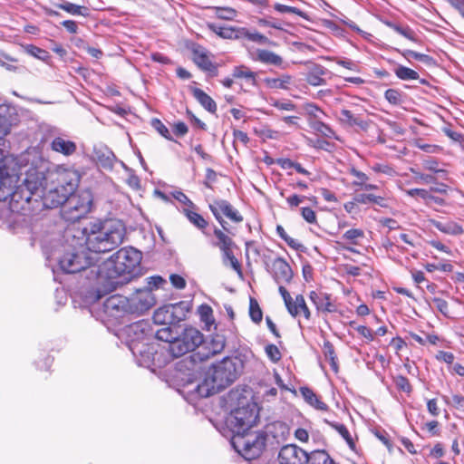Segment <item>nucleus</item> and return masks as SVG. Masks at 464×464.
<instances>
[{"label": "nucleus", "instance_id": "nucleus-40", "mask_svg": "<svg viewBox=\"0 0 464 464\" xmlns=\"http://www.w3.org/2000/svg\"><path fill=\"white\" fill-rule=\"evenodd\" d=\"M394 73L397 78L402 81L419 80L420 78L419 73L415 70L403 65H398L394 69Z\"/></svg>", "mask_w": 464, "mask_h": 464}, {"label": "nucleus", "instance_id": "nucleus-9", "mask_svg": "<svg viewBox=\"0 0 464 464\" xmlns=\"http://www.w3.org/2000/svg\"><path fill=\"white\" fill-rule=\"evenodd\" d=\"M48 180L52 185L72 194L80 183L81 174L73 168L58 165L49 173Z\"/></svg>", "mask_w": 464, "mask_h": 464}, {"label": "nucleus", "instance_id": "nucleus-50", "mask_svg": "<svg viewBox=\"0 0 464 464\" xmlns=\"http://www.w3.org/2000/svg\"><path fill=\"white\" fill-rule=\"evenodd\" d=\"M410 171L413 174V179L416 183L430 184L437 182V178L433 175L424 174L414 168H411Z\"/></svg>", "mask_w": 464, "mask_h": 464}, {"label": "nucleus", "instance_id": "nucleus-12", "mask_svg": "<svg viewBox=\"0 0 464 464\" xmlns=\"http://www.w3.org/2000/svg\"><path fill=\"white\" fill-rule=\"evenodd\" d=\"M39 195V188L31 186L26 179L25 182L14 189L10 198V208L13 212H20L29 208L34 196Z\"/></svg>", "mask_w": 464, "mask_h": 464}, {"label": "nucleus", "instance_id": "nucleus-8", "mask_svg": "<svg viewBox=\"0 0 464 464\" xmlns=\"http://www.w3.org/2000/svg\"><path fill=\"white\" fill-rule=\"evenodd\" d=\"M204 342L203 334L194 327H187L168 345V351L173 357H180L193 352Z\"/></svg>", "mask_w": 464, "mask_h": 464}, {"label": "nucleus", "instance_id": "nucleus-37", "mask_svg": "<svg viewBox=\"0 0 464 464\" xmlns=\"http://www.w3.org/2000/svg\"><path fill=\"white\" fill-rule=\"evenodd\" d=\"M323 353H324L325 359L330 362L332 370L334 372H337L339 370V366H338V362H337V356L335 353V349H334V344L328 340H325L324 342Z\"/></svg>", "mask_w": 464, "mask_h": 464}, {"label": "nucleus", "instance_id": "nucleus-3", "mask_svg": "<svg viewBox=\"0 0 464 464\" xmlns=\"http://www.w3.org/2000/svg\"><path fill=\"white\" fill-rule=\"evenodd\" d=\"M234 449L246 459L259 458L266 446V438L263 431H246L234 434L231 440Z\"/></svg>", "mask_w": 464, "mask_h": 464}, {"label": "nucleus", "instance_id": "nucleus-10", "mask_svg": "<svg viewBox=\"0 0 464 464\" xmlns=\"http://www.w3.org/2000/svg\"><path fill=\"white\" fill-rule=\"evenodd\" d=\"M188 310L183 302L159 307L153 314V322L160 325H175L185 320Z\"/></svg>", "mask_w": 464, "mask_h": 464}, {"label": "nucleus", "instance_id": "nucleus-52", "mask_svg": "<svg viewBox=\"0 0 464 464\" xmlns=\"http://www.w3.org/2000/svg\"><path fill=\"white\" fill-rule=\"evenodd\" d=\"M424 268L427 272L432 273L436 270L451 273L453 271V265L450 262H444L440 264L427 263L424 265Z\"/></svg>", "mask_w": 464, "mask_h": 464}, {"label": "nucleus", "instance_id": "nucleus-29", "mask_svg": "<svg viewBox=\"0 0 464 464\" xmlns=\"http://www.w3.org/2000/svg\"><path fill=\"white\" fill-rule=\"evenodd\" d=\"M194 98L200 103V105L210 113H216L218 106L216 102L203 90L199 88H193L191 90Z\"/></svg>", "mask_w": 464, "mask_h": 464}, {"label": "nucleus", "instance_id": "nucleus-32", "mask_svg": "<svg viewBox=\"0 0 464 464\" xmlns=\"http://www.w3.org/2000/svg\"><path fill=\"white\" fill-rule=\"evenodd\" d=\"M355 202L361 205H366L372 203L378 205L381 208H389L388 199L382 196L374 195L372 193H361L354 197Z\"/></svg>", "mask_w": 464, "mask_h": 464}, {"label": "nucleus", "instance_id": "nucleus-15", "mask_svg": "<svg viewBox=\"0 0 464 464\" xmlns=\"http://www.w3.org/2000/svg\"><path fill=\"white\" fill-rule=\"evenodd\" d=\"M308 297L318 314H327L338 311L336 302L329 293L316 289L310 291Z\"/></svg>", "mask_w": 464, "mask_h": 464}, {"label": "nucleus", "instance_id": "nucleus-53", "mask_svg": "<svg viewBox=\"0 0 464 464\" xmlns=\"http://www.w3.org/2000/svg\"><path fill=\"white\" fill-rule=\"evenodd\" d=\"M401 54L406 59L412 58L414 60L422 62L426 64H430L433 62L432 57H430V55L424 54V53H417L412 50H405L404 52L401 53Z\"/></svg>", "mask_w": 464, "mask_h": 464}, {"label": "nucleus", "instance_id": "nucleus-30", "mask_svg": "<svg viewBox=\"0 0 464 464\" xmlns=\"http://www.w3.org/2000/svg\"><path fill=\"white\" fill-rule=\"evenodd\" d=\"M304 464H336L329 453L324 450L306 451Z\"/></svg>", "mask_w": 464, "mask_h": 464}, {"label": "nucleus", "instance_id": "nucleus-38", "mask_svg": "<svg viewBox=\"0 0 464 464\" xmlns=\"http://www.w3.org/2000/svg\"><path fill=\"white\" fill-rule=\"evenodd\" d=\"M59 9L65 11L72 15H88V8L83 5H78L71 2H64L56 5Z\"/></svg>", "mask_w": 464, "mask_h": 464}, {"label": "nucleus", "instance_id": "nucleus-43", "mask_svg": "<svg viewBox=\"0 0 464 464\" xmlns=\"http://www.w3.org/2000/svg\"><path fill=\"white\" fill-rule=\"evenodd\" d=\"M333 427L334 430L341 435V437L345 440L347 445L352 450H355L356 444L352 435L350 434L347 427L344 424L337 423L334 424Z\"/></svg>", "mask_w": 464, "mask_h": 464}, {"label": "nucleus", "instance_id": "nucleus-31", "mask_svg": "<svg viewBox=\"0 0 464 464\" xmlns=\"http://www.w3.org/2000/svg\"><path fill=\"white\" fill-rule=\"evenodd\" d=\"M241 39H246L248 41L257 43L260 44H267V45H273V46L277 45V44L276 42L270 40L266 35L260 34L257 31L250 32L246 27H240L239 40H241Z\"/></svg>", "mask_w": 464, "mask_h": 464}, {"label": "nucleus", "instance_id": "nucleus-63", "mask_svg": "<svg viewBox=\"0 0 464 464\" xmlns=\"http://www.w3.org/2000/svg\"><path fill=\"white\" fill-rule=\"evenodd\" d=\"M435 359L439 362H443L451 365L454 362L455 355L450 352L439 351L435 355Z\"/></svg>", "mask_w": 464, "mask_h": 464}, {"label": "nucleus", "instance_id": "nucleus-64", "mask_svg": "<svg viewBox=\"0 0 464 464\" xmlns=\"http://www.w3.org/2000/svg\"><path fill=\"white\" fill-rule=\"evenodd\" d=\"M355 330L361 336L365 338L368 343H371L374 340V334L369 327L365 325H357Z\"/></svg>", "mask_w": 464, "mask_h": 464}, {"label": "nucleus", "instance_id": "nucleus-41", "mask_svg": "<svg viewBox=\"0 0 464 464\" xmlns=\"http://www.w3.org/2000/svg\"><path fill=\"white\" fill-rule=\"evenodd\" d=\"M249 316L256 324H260L263 319L262 309L257 300L254 297H250L249 299Z\"/></svg>", "mask_w": 464, "mask_h": 464}, {"label": "nucleus", "instance_id": "nucleus-16", "mask_svg": "<svg viewBox=\"0 0 464 464\" xmlns=\"http://www.w3.org/2000/svg\"><path fill=\"white\" fill-rule=\"evenodd\" d=\"M306 450L290 443L282 446L277 453L276 460L278 464H304Z\"/></svg>", "mask_w": 464, "mask_h": 464}, {"label": "nucleus", "instance_id": "nucleus-55", "mask_svg": "<svg viewBox=\"0 0 464 464\" xmlns=\"http://www.w3.org/2000/svg\"><path fill=\"white\" fill-rule=\"evenodd\" d=\"M169 326L170 325H165V327H162L156 332L157 339L168 343L169 345L171 344V342H173L175 338H177V336L173 334Z\"/></svg>", "mask_w": 464, "mask_h": 464}, {"label": "nucleus", "instance_id": "nucleus-24", "mask_svg": "<svg viewBox=\"0 0 464 464\" xmlns=\"http://www.w3.org/2000/svg\"><path fill=\"white\" fill-rule=\"evenodd\" d=\"M299 392L305 402L311 407L320 411H327L329 410L328 405L311 388L307 386L300 387Z\"/></svg>", "mask_w": 464, "mask_h": 464}, {"label": "nucleus", "instance_id": "nucleus-61", "mask_svg": "<svg viewBox=\"0 0 464 464\" xmlns=\"http://www.w3.org/2000/svg\"><path fill=\"white\" fill-rule=\"evenodd\" d=\"M301 215H302L303 218L309 224H315L317 222V217H316L315 211L309 207L302 208Z\"/></svg>", "mask_w": 464, "mask_h": 464}, {"label": "nucleus", "instance_id": "nucleus-2", "mask_svg": "<svg viewBox=\"0 0 464 464\" xmlns=\"http://www.w3.org/2000/svg\"><path fill=\"white\" fill-rule=\"evenodd\" d=\"M141 261V252L134 247H122L100 266L98 274L110 280L130 279Z\"/></svg>", "mask_w": 464, "mask_h": 464}, {"label": "nucleus", "instance_id": "nucleus-59", "mask_svg": "<svg viewBox=\"0 0 464 464\" xmlns=\"http://www.w3.org/2000/svg\"><path fill=\"white\" fill-rule=\"evenodd\" d=\"M375 173H382L390 177L396 175L395 169L389 164L376 163L372 167Z\"/></svg>", "mask_w": 464, "mask_h": 464}, {"label": "nucleus", "instance_id": "nucleus-13", "mask_svg": "<svg viewBox=\"0 0 464 464\" xmlns=\"http://www.w3.org/2000/svg\"><path fill=\"white\" fill-rule=\"evenodd\" d=\"M92 265V258L84 251L66 252L59 260L61 269L68 274L79 273Z\"/></svg>", "mask_w": 464, "mask_h": 464}, {"label": "nucleus", "instance_id": "nucleus-5", "mask_svg": "<svg viewBox=\"0 0 464 464\" xmlns=\"http://www.w3.org/2000/svg\"><path fill=\"white\" fill-rule=\"evenodd\" d=\"M92 196L90 191L83 190L70 194L66 204L61 208V214L64 220L76 222L84 218L92 209Z\"/></svg>", "mask_w": 464, "mask_h": 464}, {"label": "nucleus", "instance_id": "nucleus-47", "mask_svg": "<svg viewBox=\"0 0 464 464\" xmlns=\"http://www.w3.org/2000/svg\"><path fill=\"white\" fill-rule=\"evenodd\" d=\"M384 98L392 105H400L403 101V94L398 89H388L384 92Z\"/></svg>", "mask_w": 464, "mask_h": 464}, {"label": "nucleus", "instance_id": "nucleus-14", "mask_svg": "<svg viewBox=\"0 0 464 464\" xmlns=\"http://www.w3.org/2000/svg\"><path fill=\"white\" fill-rule=\"evenodd\" d=\"M39 191L41 194H39L38 197L42 198L43 205L46 208H62L66 204L71 194L57 186L52 185L51 183L48 188L41 190L39 189Z\"/></svg>", "mask_w": 464, "mask_h": 464}, {"label": "nucleus", "instance_id": "nucleus-25", "mask_svg": "<svg viewBox=\"0 0 464 464\" xmlns=\"http://www.w3.org/2000/svg\"><path fill=\"white\" fill-rule=\"evenodd\" d=\"M207 27L222 39L239 40L240 27L222 26L213 23H208Z\"/></svg>", "mask_w": 464, "mask_h": 464}, {"label": "nucleus", "instance_id": "nucleus-42", "mask_svg": "<svg viewBox=\"0 0 464 464\" xmlns=\"http://www.w3.org/2000/svg\"><path fill=\"white\" fill-rule=\"evenodd\" d=\"M274 9L278 12V13H281V14H296L305 20H308V14L300 10L299 8L297 7H295V6H290V5H283V4H280V3H276L274 5Z\"/></svg>", "mask_w": 464, "mask_h": 464}, {"label": "nucleus", "instance_id": "nucleus-45", "mask_svg": "<svg viewBox=\"0 0 464 464\" xmlns=\"http://www.w3.org/2000/svg\"><path fill=\"white\" fill-rule=\"evenodd\" d=\"M214 13L218 19L221 20H234L237 14L236 9L232 7H222V6H214Z\"/></svg>", "mask_w": 464, "mask_h": 464}, {"label": "nucleus", "instance_id": "nucleus-60", "mask_svg": "<svg viewBox=\"0 0 464 464\" xmlns=\"http://www.w3.org/2000/svg\"><path fill=\"white\" fill-rule=\"evenodd\" d=\"M405 193L407 196H409L411 198H420L424 201V203H426L429 193H430V189L416 188L407 189V190H405Z\"/></svg>", "mask_w": 464, "mask_h": 464}, {"label": "nucleus", "instance_id": "nucleus-34", "mask_svg": "<svg viewBox=\"0 0 464 464\" xmlns=\"http://www.w3.org/2000/svg\"><path fill=\"white\" fill-rule=\"evenodd\" d=\"M309 126L311 129H313L315 132L323 135L325 138L329 139H334L339 140V137L337 136L336 132L334 130V129L324 123V121L320 120H309L308 121Z\"/></svg>", "mask_w": 464, "mask_h": 464}, {"label": "nucleus", "instance_id": "nucleus-28", "mask_svg": "<svg viewBox=\"0 0 464 464\" xmlns=\"http://www.w3.org/2000/svg\"><path fill=\"white\" fill-rule=\"evenodd\" d=\"M256 60L264 63V64H269V65H275V66H282L283 64V58L267 49H256Z\"/></svg>", "mask_w": 464, "mask_h": 464}, {"label": "nucleus", "instance_id": "nucleus-58", "mask_svg": "<svg viewBox=\"0 0 464 464\" xmlns=\"http://www.w3.org/2000/svg\"><path fill=\"white\" fill-rule=\"evenodd\" d=\"M198 313L201 320L206 324H210L214 322L213 310L208 304H202L198 307Z\"/></svg>", "mask_w": 464, "mask_h": 464}, {"label": "nucleus", "instance_id": "nucleus-4", "mask_svg": "<svg viewBox=\"0 0 464 464\" xmlns=\"http://www.w3.org/2000/svg\"><path fill=\"white\" fill-rule=\"evenodd\" d=\"M208 208L221 227L228 234L234 236L236 226L243 223L244 217L228 200L215 198L208 205Z\"/></svg>", "mask_w": 464, "mask_h": 464}, {"label": "nucleus", "instance_id": "nucleus-17", "mask_svg": "<svg viewBox=\"0 0 464 464\" xmlns=\"http://www.w3.org/2000/svg\"><path fill=\"white\" fill-rule=\"evenodd\" d=\"M193 63L211 77L218 74V64L211 60V54L203 47L198 45L191 50Z\"/></svg>", "mask_w": 464, "mask_h": 464}, {"label": "nucleus", "instance_id": "nucleus-39", "mask_svg": "<svg viewBox=\"0 0 464 464\" xmlns=\"http://www.w3.org/2000/svg\"><path fill=\"white\" fill-rule=\"evenodd\" d=\"M364 237V231L361 228H351L345 231L342 239L352 246L360 245V240Z\"/></svg>", "mask_w": 464, "mask_h": 464}, {"label": "nucleus", "instance_id": "nucleus-7", "mask_svg": "<svg viewBox=\"0 0 464 464\" xmlns=\"http://www.w3.org/2000/svg\"><path fill=\"white\" fill-rule=\"evenodd\" d=\"M259 415L255 404L238 407L231 411L227 424L234 434L249 431L258 421Z\"/></svg>", "mask_w": 464, "mask_h": 464}, {"label": "nucleus", "instance_id": "nucleus-6", "mask_svg": "<svg viewBox=\"0 0 464 464\" xmlns=\"http://www.w3.org/2000/svg\"><path fill=\"white\" fill-rule=\"evenodd\" d=\"M237 378L236 362L230 358H225L213 365L206 382L212 390L219 392L229 386Z\"/></svg>", "mask_w": 464, "mask_h": 464}, {"label": "nucleus", "instance_id": "nucleus-48", "mask_svg": "<svg viewBox=\"0 0 464 464\" xmlns=\"http://www.w3.org/2000/svg\"><path fill=\"white\" fill-rule=\"evenodd\" d=\"M387 24L391 29L400 34L401 35L404 36L405 38L412 42L417 41L414 32L409 26L403 27L394 23H388Z\"/></svg>", "mask_w": 464, "mask_h": 464}, {"label": "nucleus", "instance_id": "nucleus-21", "mask_svg": "<svg viewBox=\"0 0 464 464\" xmlns=\"http://www.w3.org/2000/svg\"><path fill=\"white\" fill-rule=\"evenodd\" d=\"M307 72L305 73V81L311 86H321L326 83L324 78L327 70L324 66L312 62L306 63Z\"/></svg>", "mask_w": 464, "mask_h": 464}, {"label": "nucleus", "instance_id": "nucleus-19", "mask_svg": "<svg viewBox=\"0 0 464 464\" xmlns=\"http://www.w3.org/2000/svg\"><path fill=\"white\" fill-rule=\"evenodd\" d=\"M268 271L277 284H289L294 276L290 265L283 257L275 258Z\"/></svg>", "mask_w": 464, "mask_h": 464}, {"label": "nucleus", "instance_id": "nucleus-54", "mask_svg": "<svg viewBox=\"0 0 464 464\" xmlns=\"http://www.w3.org/2000/svg\"><path fill=\"white\" fill-rule=\"evenodd\" d=\"M150 124L166 140H174L168 127L160 119L153 118Z\"/></svg>", "mask_w": 464, "mask_h": 464}, {"label": "nucleus", "instance_id": "nucleus-26", "mask_svg": "<svg viewBox=\"0 0 464 464\" xmlns=\"http://www.w3.org/2000/svg\"><path fill=\"white\" fill-rule=\"evenodd\" d=\"M232 77L234 79H243L249 86L257 85V73L252 71L248 66L241 64L235 66L232 71Z\"/></svg>", "mask_w": 464, "mask_h": 464}, {"label": "nucleus", "instance_id": "nucleus-57", "mask_svg": "<svg viewBox=\"0 0 464 464\" xmlns=\"http://www.w3.org/2000/svg\"><path fill=\"white\" fill-rule=\"evenodd\" d=\"M305 111L309 117V120H320L322 115H324V112L322 109H320L314 103H306L304 105Z\"/></svg>", "mask_w": 464, "mask_h": 464}, {"label": "nucleus", "instance_id": "nucleus-22", "mask_svg": "<svg viewBox=\"0 0 464 464\" xmlns=\"http://www.w3.org/2000/svg\"><path fill=\"white\" fill-rule=\"evenodd\" d=\"M50 147L53 151L63 154L66 157L73 155L77 150V145L74 141L65 140L60 136L55 137L52 140Z\"/></svg>", "mask_w": 464, "mask_h": 464}, {"label": "nucleus", "instance_id": "nucleus-49", "mask_svg": "<svg viewBox=\"0 0 464 464\" xmlns=\"http://www.w3.org/2000/svg\"><path fill=\"white\" fill-rule=\"evenodd\" d=\"M276 232L278 236L285 241V243L293 249L299 250L302 247V245L299 243L298 240L289 237L287 233L285 232V228L278 225L276 227Z\"/></svg>", "mask_w": 464, "mask_h": 464}, {"label": "nucleus", "instance_id": "nucleus-27", "mask_svg": "<svg viewBox=\"0 0 464 464\" xmlns=\"http://www.w3.org/2000/svg\"><path fill=\"white\" fill-rule=\"evenodd\" d=\"M430 222L435 228L446 235L459 236L464 233L462 226L452 220L441 222L431 219Z\"/></svg>", "mask_w": 464, "mask_h": 464}, {"label": "nucleus", "instance_id": "nucleus-62", "mask_svg": "<svg viewBox=\"0 0 464 464\" xmlns=\"http://www.w3.org/2000/svg\"><path fill=\"white\" fill-rule=\"evenodd\" d=\"M26 51L32 56H34L42 60H44L48 56V53L45 50L39 48L34 44L27 45Z\"/></svg>", "mask_w": 464, "mask_h": 464}, {"label": "nucleus", "instance_id": "nucleus-51", "mask_svg": "<svg viewBox=\"0 0 464 464\" xmlns=\"http://www.w3.org/2000/svg\"><path fill=\"white\" fill-rule=\"evenodd\" d=\"M393 382L398 391L410 394L412 392V386L409 379L403 375H397L393 378Z\"/></svg>", "mask_w": 464, "mask_h": 464}, {"label": "nucleus", "instance_id": "nucleus-1", "mask_svg": "<svg viewBox=\"0 0 464 464\" xmlns=\"http://www.w3.org/2000/svg\"><path fill=\"white\" fill-rule=\"evenodd\" d=\"M90 252L106 253L117 248L126 237V227L120 219H106L89 223L76 229Z\"/></svg>", "mask_w": 464, "mask_h": 464}, {"label": "nucleus", "instance_id": "nucleus-46", "mask_svg": "<svg viewBox=\"0 0 464 464\" xmlns=\"http://www.w3.org/2000/svg\"><path fill=\"white\" fill-rule=\"evenodd\" d=\"M349 173L353 176L356 179L353 181V186L362 189L369 180V177L362 171L352 167L349 169Z\"/></svg>", "mask_w": 464, "mask_h": 464}, {"label": "nucleus", "instance_id": "nucleus-36", "mask_svg": "<svg viewBox=\"0 0 464 464\" xmlns=\"http://www.w3.org/2000/svg\"><path fill=\"white\" fill-rule=\"evenodd\" d=\"M128 300L120 295H113L108 297L104 302L106 311H124L126 309Z\"/></svg>", "mask_w": 464, "mask_h": 464}, {"label": "nucleus", "instance_id": "nucleus-35", "mask_svg": "<svg viewBox=\"0 0 464 464\" xmlns=\"http://www.w3.org/2000/svg\"><path fill=\"white\" fill-rule=\"evenodd\" d=\"M213 233L216 238L218 239V243L216 244V246L219 247L222 253L229 249H233V247L235 246V242L228 236V233L227 231H225L222 227H215Z\"/></svg>", "mask_w": 464, "mask_h": 464}, {"label": "nucleus", "instance_id": "nucleus-20", "mask_svg": "<svg viewBox=\"0 0 464 464\" xmlns=\"http://www.w3.org/2000/svg\"><path fill=\"white\" fill-rule=\"evenodd\" d=\"M263 432L266 435V440L271 438L276 443L279 444L286 440L290 435V428L285 422L276 420L268 423L266 426V430Z\"/></svg>", "mask_w": 464, "mask_h": 464}, {"label": "nucleus", "instance_id": "nucleus-33", "mask_svg": "<svg viewBox=\"0 0 464 464\" xmlns=\"http://www.w3.org/2000/svg\"><path fill=\"white\" fill-rule=\"evenodd\" d=\"M183 214L193 226L205 234L209 223L201 214L195 211L194 208H184Z\"/></svg>", "mask_w": 464, "mask_h": 464}, {"label": "nucleus", "instance_id": "nucleus-18", "mask_svg": "<svg viewBox=\"0 0 464 464\" xmlns=\"http://www.w3.org/2000/svg\"><path fill=\"white\" fill-rule=\"evenodd\" d=\"M360 111L358 106H354L353 109H342L338 117L339 121L346 127H358L362 130H365L369 127V122L364 119L363 114Z\"/></svg>", "mask_w": 464, "mask_h": 464}, {"label": "nucleus", "instance_id": "nucleus-23", "mask_svg": "<svg viewBox=\"0 0 464 464\" xmlns=\"http://www.w3.org/2000/svg\"><path fill=\"white\" fill-rule=\"evenodd\" d=\"M264 83L268 89L287 91L293 85L294 78L288 73H282L278 77H266Z\"/></svg>", "mask_w": 464, "mask_h": 464}, {"label": "nucleus", "instance_id": "nucleus-56", "mask_svg": "<svg viewBox=\"0 0 464 464\" xmlns=\"http://www.w3.org/2000/svg\"><path fill=\"white\" fill-rule=\"evenodd\" d=\"M265 353L268 359L274 363H277L282 359V353L276 344L269 343L266 345Z\"/></svg>", "mask_w": 464, "mask_h": 464}, {"label": "nucleus", "instance_id": "nucleus-44", "mask_svg": "<svg viewBox=\"0 0 464 464\" xmlns=\"http://www.w3.org/2000/svg\"><path fill=\"white\" fill-rule=\"evenodd\" d=\"M223 255V261L225 264H227V261L229 263L230 266L233 268V270L238 275L242 276V266L240 262L237 260V258L233 254V249H229L227 251H225L222 253Z\"/></svg>", "mask_w": 464, "mask_h": 464}, {"label": "nucleus", "instance_id": "nucleus-11", "mask_svg": "<svg viewBox=\"0 0 464 464\" xmlns=\"http://www.w3.org/2000/svg\"><path fill=\"white\" fill-rule=\"evenodd\" d=\"M278 291L284 300L286 310L291 316L295 318L303 317L305 321H310L312 319V312L303 295H296L295 298H293L284 285H279Z\"/></svg>", "mask_w": 464, "mask_h": 464}]
</instances>
